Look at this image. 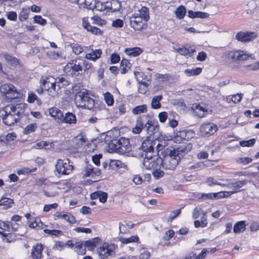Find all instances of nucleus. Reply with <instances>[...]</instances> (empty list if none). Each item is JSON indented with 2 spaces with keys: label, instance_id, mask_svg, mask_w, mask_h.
<instances>
[{
  "label": "nucleus",
  "instance_id": "18",
  "mask_svg": "<svg viewBox=\"0 0 259 259\" xmlns=\"http://www.w3.org/2000/svg\"><path fill=\"white\" fill-rule=\"evenodd\" d=\"M176 51L182 55L191 57L195 52V48L193 46H189L188 48L183 47L176 49Z\"/></svg>",
  "mask_w": 259,
  "mask_h": 259
},
{
  "label": "nucleus",
  "instance_id": "61",
  "mask_svg": "<svg viewBox=\"0 0 259 259\" xmlns=\"http://www.w3.org/2000/svg\"><path fill=\"white\" fill-rule=\"evenodd\" d=\"M207 57V55L204 52H201L198 53L197 57V60L199 61H204Z\"/></svg>",
  "mask_w": 259,
  "mask_h": 259
},
{
  "label": "nucleus",
  "instance_id": "17",
  "mask_svg": "<svg viewBox=\"0 0 259 259\" xmlns=\"http://www.w3.org/2000/svg\"><path fill=\"white\" fill-rule=\"evenodd\" d=\"M43 246L41 244H37L33 246L31 250V256L33 259H40L41 257Z\"/></svg>",
  "mask_w": 259,
  "mask_h": 259
},
{
  "label": "nucleus",
  "instance_id": "6",
  "mask_svg": "<svg viewBox=\"0 0 259 259\" xmlns=\"http://www.w3.org/2000/svg\"><path fill=\"white\" fill-rule=\"evenodd\" d=\"M129 21L131 27L136 31H140L147 28V22L143 18L138 17V14H134L130 16Z\"/></svg>",
  "mask_w": 259,
  "mask_h": 259
},
{
  "label": "nucleus",
  "instance_id": "29",
  "mask_svg": "<svg viewBox=\"0 0 259 259\" xmlns=\"http://www.w3.org/2000/svg\"><path fill=\"white\" fill-rule=\"evenodd\" d=\"M125 52L129 56L136 57L141 54L142 51L140 48H126Z\"/></svg>",
  "mask_w": 259,
  "mask_h": 259
},
{
  "label": "nucleus",
  "instance_id": "58",
  "mask_svg": "<svg viewBox=\"0 0 259 259\" xmlns=\"http://www.w3.org/2000/svg\"><path fill=\"white\" fill-rule=\"evenodd\" d=\"M123 21L121 19H118L112 22V26L116 28H121L123 26Z\"/></svg>",
  "mask_w": 259,
  "mask_h": 259
},
{
  "label": "nucleus",
  "instance_id": "42",
  "mask_svg": "<svg viewBox=\"0 0 259 259\" xmlns=\"http://www.w3.org/2000/svg\"><path fill=\"white\" fill-rule=\"evenodd\" d=\"M99 239L94 238L93 240L86 241L84 242V245L89 248L90 250L93 249L96 246V242Z\"/></svg>",
  "mask_w": 259,
  "mask_h": 259
},
{
  "label": "nucleus",
  "instance_id": "63",
  "mask_svg": "<svg viewBox=\"0 0 259 259\" xmlns=\"http://www.w3.org/2000/svg\"><path fill=\"white\" fill-rule=\"evenodd\" d=\"M119 233L121 234H126L128 232V230L126 227V225L119 223Z\"/></svg>",
  "mask_w": 259,
  "mask_h": 259
},
{
  "label": "nucleus",
  "instance_id": "57",
  "mask_svg": "<svg viewBox=\"0 0 259 259\" xmlns=\"http://www.w3.org/2000/svg\"><path fill=\"white\" fill-rule=\"evenodd\" d=\"M94 169L93 168L91 165L88 166L85 170V173L83 175V178H86L90 176L92 174H93Z\"/></svg>",
  "mask_w": 259,
  "mask_h": 259
},
{
  "label": "nucleus",
  "instance_id": "7",
  "mask_svg": "<svg viewBox=\"0 0 259 259\" xmlns=\"http://www.w3.org/2000/svg\"><path fill=\"white\" fill-rule=\"evenodd\" d=\"M1 92L10 99L18 98L19 96V93L14 87L11 83H4L0 87Z\"/></svg>",
  "mask_w": 259,
  "mask_h": 259
},
{
  "label": "nucleus",
  "instance_id": "40",
  "mask_svg": "<svg viewBox=\"0 0 259 259\" xmlns=\"http://www.w3.org/2000/svg\"><path fill=\"white\" fill-rule=\"evenodd\" d=\"M193 108H195V112L199 117H202L204 116V113L206 111L202 106L200 105H196Z\"/></svg>",
  "mask_w": 259,
  "mask_h": 259
},
{
  "label": "nucleus",
  "instance_id": "41",
  "mask_svg": "<svg viewBox=\"0 0 259 259\" xmlns=\"http://www.w3.org/2000/svg\"><path fill=\"white\" fill-rule=\"evenodd\" d=\"M0 235L5 237L7 242H11L15 240L16 236L13 233H5L0 231Z\"/></svg>",
  "mask_w": 259,
  "mask_h": 259
},
{
  "label": "nucleus",
  "instance_id": "2",
  "mask_svg": "<svg viewBox=\"0 0 259 259\" xmlns=\"http://www.w3.org/2000/svg\"><path fill=\"white\" fill-rule=\"evenodd\" d=\"M172 147L161 149V154L163 157L161 166L166 169L174 170L179 163V159L176 156L175 154L172 153Z\"/></svg>",
  "mask_w": 259,
  "mask_h": 259
},
{
  "label": "nucleus",
  "instance_id": "64",
  "mask_svg": "<svg viewBox=\"0 0 259 259\" xmlns=\"http://www.w3.org/2000/svg\"><path fill=\"white\" fill-rule=\"evenodd\" d=\"M35 100H37V97L34 93H30L28 94L27 101L29 103H33Z\"/></svg>",
  "mask_w": 259,
  "mask_h": 259
},
{
  "label": "nucleus",
  "instance_id": "36",
  "mask_svg": "<svg viewBox=\"0 0 259 259\" xmlns=\"http://www.w3.org/2000/svg\"><path fill=\"white\" fill-rule=\"evenodd\" d=\"M202 71V68L200 67H197L195 69H186L185 70V73L188 76H193V75H197L199 74Z\"/></svg>",
  "mask_w": 259,
  "mask_h": 259
},
{
  "label": "nucleus",
  "instance_id": "15",
  "mask_svg": "<svg viewBox=\"0 0 259 259\" xmlns=\"http://www.w3.org/2000/svg\"><path fill=\"white\" fill-rule=\"evenodd\" d=\"M192 145L189 144L186 146L183 145L175 149L173 148V154H175L179 160L183 157L186 153H187L192 149Z\"/></svg>",
  "mask_w": 259,
  "mask_h": 259
},
{
  "label": "nucleus",
  "instance_id": "52",
  "mask_svg": "<svg viewBox=\"0 0 259 259\" xmlns=\"http://www.w3.org/2000/svg\"><path fill=\"white\" fill-rule=\"evenodd\" d=\"M70 47L72 51L77 55L80 54L83 51V49L78 44H71Z\"/></svg>",
  "mask_w": 259,
  "mask_h": 259
},
{
  "label": "nucleus",
  "instance_id": "31",
  "mask_svg": "<svg viewBox=\"0 0 259 259\" xmlns=\"http://www.w3.org/2000/svg\"><path fill=\"white\" fill-rule=\"evenodd\" d=\"M96 0H83L81 7L89 10H94L96 7Z\"/></svg>",
  "mask_w": 259,
  "mask_h": 259
},
{
  "label": "nucleus",
  "instance_id": "5",
  "mask_svg": "<svg viewBox=\"0 0 259 259\" xmlns=\"http://www.w3.org/2000/svg\"><path fill=\"white\" fill-rule=\"evenodd\" d=\"M143 165L148 170L160 168L162 164V158L156 152H148L143 154Z\"/></svg>",
  "mask_w": 259,
  "mask_h": 259
},
{
  "label": "nucleus",
  "instance_id": "44",
  "mask_svg": "<svg viewBox=\"0 0 259 259\" xmlns=\"http://www.w3.org/2000/svg\"><path fill=\"white\" fill-rule=\"evenodd\" d=\"M56 83L62 84V86H67L69 84V81L66 76H59L56 79Z\"/></svg>",
  "mask_w": 259,
  "mask_h": 259
},
{
  "label": "nucleus",
  "instance_id": "48",
  "mask_svg": "<svg viewBox=\"0 0 259 259\" xmlns=\"http://www.w3.org/2000/svg\"><path fill=\"white\" fill-rule=\"evenodd\" d=\"M208 252L209 250L207 249L203 248L201 252L198 255H196V254L194 253H192V254L193 259H204L206 256V253H208Z\"/></svg>",
  "mask_w": 259,
  "mask_h": 259
},
{
  "label": "nucleus",
  "instance_id": "39",
  "mask_svg": "<svg viewBox=\"0 0 259 259\" xmlns=\"http://www.w3.org/2000/svg\"><path fill=\"white\" fill-rule=\"evenodd\" d=\"M0 229L4 231H7L8 232L16 231V229L13 227H11L9 224H7L1 220H0Z\"/></svg>",
  "mask_w": 259,
  "mask_h": 259
},
{
  "label": "nucleus",
  "instance_id": "38",
  "mask_svg": "<svg viewBox=\"0 0 259 259\" xmlns=\"http://www.w3.org/2000/svg\"><path fill=\"white\" fill-rule=\"evenodd\" d=\"M13 203V200L10 198H2L0 200V206H4L6 208L11 207Z\"/></svg>",
  "mask_w": 259,
  "mask_h": 259
},
{
  "label": "nucleus",
  "instance_id": "51",
  "mask_svg": "<svg viewBox=\"0 0 259 259\" xmlns=\"http://www.w3.org/2000/svg\"><path fill=\"white\" fill-rule=\"evenodd\" d=\"M206 183L207 184V185L209 186H211L214 185H218L221 186H225L226 184H222L218 182L214 178L212 177H208L207 178L206 180Z\"/></svg>",
  "mask_w": 259,
  "mask_h": 259
},
{
  "label": "nucleus",
  "instance_id": "60",
  "mask_svg": "<svg viewBox=\"0 0 259 259\" xmlns=\"http://www.w3.org/2000/svg\"><path fill=\"white\" fill-rule=\"evenodd\" d=\"M49 79V77L42 76L40 80L41 86L45 88H47L46 84L49 85L50 83V81L48 80Z\"/></svg>",
  "mask_w": 259,
  "mask_h": 259
},
{
  "label": "nucleus",
  "instance_id": "56",
  "mask_svg": "<svg viewBox=\"0 0 259 259\" xmlns=\"http://www.w3.org/2000/svg\"><path fill=\"white\" fill-rule=\"evenodd\" d=\"M159 168L156 169H153V171L152 172V174L155 178L156 179H158L159 178L162 177L164 175V172L159 169Z\"/></svg>",
  "mask_w": 259,
  "mask_h": 259
},
{
  "label": "nucleus",
  "instance_id": "14",
  "mask_svg": "<svg viewBox=\"0 0 259 259\" xmlns=\"http://www.w3.org/2000/svg\"><path fill=\"white\" fill-rule=\"evenodd\" d=\"M99 256L101 259H104L112 255L113 252L112 246L107 243H104L98 249Z\"/></svg>",
  "mask_w": 259,
  "mask_h": 259
},
{
  "label": "nucleus",
  "instance_id": "54",
  "mask_svg": "<svg viewBox=\"0 0 259 259\" xmlns=\"http://www.w3.org/2000/svg\"><path fill=\"white\" fill-rule=\"evenodd\" d=\"M47 55L49 58L53 59H57L61 56L59 53L55 52V51H48L47 53Z\"/></svg>",
  "mask_w": 259,
  "mask_h": 259
},
{
  "label": "nucleus",
  "instance_id": "1",
  "mask_svg": "<svg viewBox=\"0 0 259 259\" xmlns=\"http://www.w3.org/2000/svg\"><path fill=\"white\" fill-rule=\"evenodd\" d=\"M74 102L78 107L92 109L95 106V100L90 97L89 91L82 89L76 93Z\"/></svg>",
  "mask_w": 259,
  "mask_h": 259
},
{
  "label": "nucleus",
  "instance_id": "23",
  "mask_svg": "<svg viewBox=\"0 0 259 259\" xmlns=\"http://www.w3.org/2000/svg\"><path fill=\"white\" fill-rule=\"evenodd\" d=\"M107 196L106 192L99 191L92 193L91 198L92 199L98 198L101 202L105 203L107 201Z\"/></svg>",
  "mask_w": 259,
  "mask_h": 259
},
{
  "label": "nucleus",
  "instance_id": "22",
  "mask_svg": "<svg viewBox=\"0 0 259 259\" xmlns=\"http://www.w3.org/2000/svg\"><path fill=\"white\" fill-rule=\"evenodd\" d=\"M108 10L112 12L119 11L121 8V5L118 0H111L107 2Z\"/></svg>",
  "mask_w": 259,
  "mask_h": 259
},
{
  "label": "nucleus",
  "instance_id": "50",
  "mask_svg": "<svg viewBox=\"0 0 259 259\" xmlns=\"http://www.w3.org/2000/svg\"><path fill=\"white\" fill-rule=\"evenodd\" d=\"M62 218L70 224H74L76 222L75 218L70 213L63 214Z\"/></svg>",
  "mask_w": 259,
  "mask_h": 259
},
{
  "label": "nucleus",
  "instance_id": "47",
  "mask_svg": "<svg viewBox=\"0 0 259 259\" xmlns=\"http://www.w3.org/2000/svg\"><path fill=\"white\" fill-rule=\"evenodd\" d=\"M104 96L105 101L108 105L111 106L113 105L114 103V99L113 96L110 93H105Z\"/></svg>",
  "mask_w": 259,
  "mask_h": 259
},
{
  "label": "nucleus",
  "instance_id": "35",
  "mask_svg": "<svg viewBox=\"0 0 259 259\" xmlns=\"http://www.w3.org/2000/svg\"><path fill=\"white\" fill-rule=\"evenodd\" d=\"M101 54L102 51L101 50H96L92 53L87 54L85 57L88 59L95 60L100 58Z\"/></svg>",
  "mask_w": 259,
  "mask_h": 259
},
{
  "label": "nucleus",
  "instance_id": "53",
  "mask_svg": "<svg viewBox=\"0 0 259 259\" xmlns=\"http://www.w3.org/2000/svg\"><path fill=\"white\" fill-rule=\"evenodd\" d=\"M139 92L141 94H145L148 90V85L145 82H139Z\"/></svg>",
  "mask_w": 259,
  "mask_h": 259
},
{
  "label": "nucleus",
  "instance_id": "25",
  "mask_svg": "<svg viewBox=\"0 0 259 259\" xmlns=\"http://www.w3.org/2000/svg\"><path fill=\"white\" fill-rule=\"evenodd\" d=\"M188 16L191 18H207L209 17V14L203 12L197 11L194 12L192 10H189L188 12Z\"/></svg>",
  "mask_w": 259,
  "mask_h": 259
},
{
  "label": "nucleus",
  "instance_id": "28",
  "mask_svg": "<svg viewBox=\"0 0 259 259\" xmlns=\"http://www.w3.org/2000/svg\"><path fill=\"white\" fill-rule=\"evenodd\" d=\"M131 65L129 61L125 59L122 60L120 63V69L122 74H125L131 68Z\"/></svg>",
  "mask_w": 259,
  "mask_h": 259
},
{
  "label": "nucleus",
  "instance_id": "49",
  "mask_svg": "<svg viewBox=\"0 0 259 259\" xmlns=\"http://www.w3.org/2000/svg\"><path fill=\"white\" fill-rule=\"evenodd\" d=\"M37 127L36 123H31L28 124L24 129V133L29 134L35 131Z\"/></svg>",
  "mask_w": 259,
  "mask_h": 259
},
{
  "label": "nucleus",
  "instance_id": "12",
  "mask_svg": "<svg viewBox=\"0 0 259 259\" xmlns=\"http://www.w3.org/2000/svg\"><path fill=\"white\" fill-rule=\"evenodd\" d=\"M257 37L255 32L240 31L236 35V38L241 42H248Z\"/></svg>",
  "mask_w": 259,
  "mask_h": 259
},
{
  "label": "nucleus",
  "instance_id": "3",
  "mask_svg": "<svg viewBox=\"0 0 259 259\" xmlns=\"http://www.w3.org/2000/svg\"><path fill=\"white\" fill-rule=\"evenodd\" d=\"M110 152H116L120 154L129 153L132 150L128 139L121 137L119 140H113L108 145Z\"/></svg>",
  "mask_w": 259,
  "mask_h": 259
},
{
  "label": "nucleus",
  "instance_id": "21",
  "mask_svg": "<svg viewBox=\"0 0 259 259\" xmlns=\"http://www.w3.org/2000/svg\"><path fill=\"white\" fill-rule=\"evenodd\" d=\"M145 115L140 116L137 119L136 124L133 129V132L136 134H139L144 127V118H145Z\"/></svg>",
  "mask_w": 259,
  "mask_h": 259
},
{
  "label": "nucleus",
  "instance_id": "4",
  "mask_svg": "<svg viewBox=\"0 0 259 259\" xmlns=\"http://www.w3.org/2000/svg\"><path fill=\"white\" fill-rule=\"evenodd\" d=\"M18 113L16 107L12 105L7 106L0 111L3 123L8 126H11L17 121L19 119Z\"/></svg>",
  "mask_w": 259,
  "mask_h": 259
},
{
  "label": "nucleus",
  "instance_id": "59",
  "mask_svg": "<svg viewBox=\"0 0 259 259\" xmlns=\"http://www.w3.org/2000/svg\"><path fill=\"white\" fill-rule=\"evenodd\" d=\"M242 98V94H236L232 96L231 100L234 103H237L239 102Z\"/></svg>",
  "mask_w": 259,
  "mask_h": 259
},
{
  "label": "nucleus",
  "instance_id": "24",
  "mask_svg": "<svg viewBox=\"0 0 259 259\" xmlns=\"http://www.w3.org/2000/svg\"><path fill=\"white\" fill-rule=\"evenodd\" d=\"M50 115L54 117L58 122H61V119L63 118L62 112L56 108H52L49 109Z\"/></svg>",
  "mask_w": 259,
  "mask_h": 259
},
{
  "label": "nucleus",
  "instance_id": "27",
  "mask_svg": "<svg viewBox=\"0 0 259 259\" xmlns=\"http://www.w3.org/2000/svg\"><path fill=\"white\" fill-rule=\"evenodd\" d=\"M246 229L245 222L241 221L237 222L234 226L233 231L235 233H239L244 232Z\"/></svg>",
  "mask_w": 259,
  "mask_h": 259
},
{
  "label": "nucleus",
  "instance_id": "62",
  "mask_svg": "<svg viewBox=\"0 0 259 259\" xmlns=\"http://www.w3.org/2000/svg\"><path fill=\"white\" fill-rule=\"evenodd\" d=\"M174 231L169 230L165 232L163 238L166 240H168L174 236Z\"/></svg>",
  "mask_w": 259,
  "mask_h": 259
},
{
  "label": "nucleus",
  "instance_id": "30",
  "mask_svg": "<svg viewBox=\"0 0 259 259\" xmlns=\"http://www.w3.org/2000/svg\"><path fill=\"white\" fill-rule=\"evenodd\" d=\"M147 112V107L145 104L136 106L132 109V113L135 115L141 113H145Z\"/></svg>",
  "mask_w": 259,
  "mask_h": 259
},
{
  "label": "nucleus",
  "instance_id": "8",
  "mask_svg": "<svg viewBox=\"0 0 259 259\" xmlns=\"http://www.w3.org/2000/svg\"><path fill=\"white\" fill-rule=\"evenodd\" d=\"M73 167L68 159H59L56 165V169L59 174L68 175L73 170Z\"/></svg>",
  "mask_w": 259,
  "mask_h": 259
},
{
  "label": "nucleus",
  "instance_id": "37",
  "mask_svg": "<svg viewBox=\"0 0 259 259\" xmlns=\"http://www.w3.org/2000/svg\"><path fill=\"white\" fill-rule=\"evenodd\" d=\"M186 13V10L185 7L183 6H180L177 8L176 11V15L179 19H182L185 16Z\"/></svg>",
  "mask_w": 259,
  "mask_h": 259
},
{
  "label": "nucleus",
  "instance_id": "16",
  "mask_svg": "<svg viewBox=\"0 0 259 259\" xmlns=\"http://www.w3.org/2000/svg\"><path fill=\"white\" fill-rule=\"evenodd\" d=\"M144 127L146 129L147 133L151 135L154 133L158 132L159 127L157 122H155L150 120H148L145 124Z\"/></svg>",
  "mask_w": 259,
  "mask_h": 259
},
{
  "label": "nucleus",
  "instance_id": "20",
  "mask_svg": "<svg viewBox=\"0 0 259 259\" xmlns=\"http://www.w3.org/2000/svg\"><path fill=\"white\" fill-rule=\"evenodd\" d=\"M153 144L154 142L150 140L144 141L142 144L141 148L144 154L148 152H155L154 151Z\"/></svg>",
  "mask_w": 259,
  "mask_h": 259
},
{
  "label": "nucleus",
  "instance_id": "46",
  "mask_svg": "<svg viewBox=\"0 0 259 259\" xmlns=\"http://www.w3.org/2000/svg\"><path fill=\"white\" fill-rule=\"evenodd\" d=\"M29 13V9L24 8L22 9L21 12H20L19 15V20L21 21L26 20L28 18Z\"/></svg>",
  "mask_w": 259,
  "mask_h": 259
},
{
  "label": "nucleus",
  "instance_id": "45",
  "mask_svg": "<svg viewBox=\"0 0 259 259\" xmlns=\"http://www.w3.org/2000/svg\"><path fill=\"white\" fill-rule=\"evenodd\" d=\"M256 142L255 139H251L247 141H241L239 144L242 147H252L254 145Z\"/></svg>",
  "mask_w": 259,
  "mask_h": 259
},
{
  "label": "nucleus",
  "instance_id": "34",
  "mask_svg": "<svg viewBox=\"0 0 259 259\" xmlns=\"http://www.w3.org/2000/svg\"><path fill=\"white\" fill-rule=\"evenodd\" d=\"M138 17H140L146 22L149 19V14L148 9L145 7H143L139 10V14H138Z\"/></svg>",
  "mask_w": 259,
  "mask_h": 259
},
{
  "label": "nucleus",
  "instance_id": "19",
  "mask_svg": "<svg viewBox=\"0 0 259 259\" xmlns=\"http://www.w3.org/2000/svg\"><path fill=\"white\" fill-rule=\"evenodd\" d=\"M50 84L51 86H48L47 89L49 96L54 98L58 97L60 90V85H57L55 82H51Z\"/></svg>",
  "mask_w": 259,
  "mask_h": 259
},
{
  "label": "nucleus",
  "instance_id": "11",
  "mask_svg": "<svg viewBox=\"0 0 259 259\" xmlns=\"http://www.w3.org/2000/svg\"><path fill=\"white\" fill-rule=\"evenodd\" d=\"M85 64V60L77 59L73 60L71 62L68 63L65 67V70L72 69L75 72L81 70L83 69V66Z\"/></svg>",
  "mask_w": 259,
  "mask_h": 259
},
{
  "label": "nucleus",
  "instance_id": "13",
  "mask_svg": "<svg viewBox=\"0 0 259 259\" xmlns=\"http://www.w3.org/2000/svg\"><path fill=\"white\" fill-rule=\"evenodd\" d=\"M229 57L235 62L246 60L248 59L250 55L246 53L243 51L238 50L235 52H230Z\"/></svg>",
  "mask_w": 259,
  "mask_h": 259
},
{
  "label": "nucleus",
  "instance_id": "43",
  "mask_svg": "<svg viewBox=\"0 0 259 259\" xmlns=\"http://www.w3.org/2000/svg\"><path fill=\"white\" fill-rule=\"evenodd\" d=\"M95 9L99 11H103L108 10L107 2L103 3L102 2L97 1L96 3V7Z\"/></svg>",
  "mask_w": 259,
  "mask_h": 259
},
{
  "label": "nucleus",
  "instance_id": "33",
  "mask_svg": "<svg viewBox=\"0 0 259 259\" xmlns=\"http://www.w3.org/2000/svg\"><path fill=\"white\" fill-rule=\"evenodd\" d=\"M118 239L122 244H128L132 242H137L139 241V238L137 236H133L129 238H124L119 237Z\"/></svg>",
  "mask_w": 259,
  "mask_h": 259
},
{
  "label": "nucleus",
  "instance_id": "10",
  "mask_svg": "<svg viewBox=\"0 0 259 259\" xmlns=\"http://www.w3.org/2000/svg\"><path fill=\"white\" fill-rule=\"evenodd\" d=\"M217 125L212 123H207L202 125L199 129L201 135L203 136H209L214 134L217 131Z\"/></svg>",
  "mask_w": 259,
  "mask_h": 259
},
{
  "label": "nucleus",
  "instance_id": "9",
  "mask_svg": "<svg viewBox=\"0 0 259 259\" xmlns=\"http://www.w3.org/2000/svg\"><path fill=\"white\" fill-rule=\"evenodd\" d=\"M247 183V180H243L235 182L226 184V186L228 188L231 189V191L226 192L228 196H231V195L240 192L241 190V188L246 185Z\"/></svg>",
  "mask_w": 259,
  "mask_h": 259
},
{
  "label": "nucleus",
  "instance_id": "26",
  "mask_svg": "<svg viewBox=\"0 0 259 259\" xmlns=\"http://www.w3.org/2000/svg\"><path fill=\"white\" fill-rule=\"evenodd\" d=\"M76 121L75 115L70 112H67L65 116L63 115V118L61 119V122H64L69 124L75 123Z\"/></svg>",
  "mask_w": 259,
  "mask_h": 259
},
{
  "label": "nucleus",
  "instance_id": "55",
  "mask_svg": "<svg viewBox=\"0 0 259 259\" xmlns=\"http://www.w3.org/2000/svg\"><path fill=\"white\" fill-rule=\"evenodd\" d=\"M34 22L36 23L44 25L47 23L46 20L42 18L41 16H35L34 17Z\"/></svg>",
  "mask_w": 259,
  "mask_h": 259
},
{
  "label": "nucleus",
  "instance_id": "32",
  "mask_svg": "<svg viewBox=\"0 0 259 259\" xmlns=\"http://www.w3.org/2000/svg\"><path fill=\"white\" fill-rule=\"evenodd\" d=\"M161 95L154 96L151 101V107L154 109H158L161 107L160 101L162 100Z\"/></svg>",
  "mask_w": 259,
  "mask_h": 259
}]
</instances>
